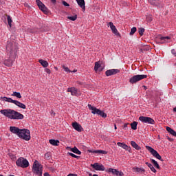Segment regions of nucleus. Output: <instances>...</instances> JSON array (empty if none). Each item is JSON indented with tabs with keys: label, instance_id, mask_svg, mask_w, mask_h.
I'll return each mask as SVG.
<instances>
[{
	"label": "nucleus",
	"instance_id": "12",
	"mask_svg": "<svg viewBox=\"0 0 176 176\" xmlns=\"http://www.w3.org/2000/svg\"><path fill=\"white\" fill-rule=\"evenodd\" d=\"M36 3L37 6L39 8V9L43 12L45 14H47L49 13V10H47V8L41 1V0H36Z\"/></svg>",
	"mask_w": 176,
	"mask_h": 176
},
{
	"label": "nucleus",
	"instance_id": "36",
	"mask_svg": "<svg viewBox=\"0 0 176 176\" xmlns=\"http://www.w3.org/2000/svg\"><path fill=\"white\" fill-rule=\"evenodd\" d=\"M138 124V122L134 121L133 122H132L131 124V127L132 129V130H137V126Z\"/></svg>",
	"mask_w": 176,
	"mask_h": 176
},
{
	"label": "nucleus",
	"instance_id": "17",
	"mask_svg": "<svg viewBox=\"0 0 176 176\" xmlns=\"http://www.w3.org/2000/svg\"><path fill=\"white\" fill-rule=\"evenodd\" d=\"M72 126L74 130L80 133L82 131V125L79 124L78 122H75L72 124Z\"/></svg>",
	"mask_w": 176,
	"mask_h": 176
},
{
	"label": "nucleus",
	"instance_id": "54",
	"mask_svg": "<svg viewBox=\"0 0 176 176\" xmlns=\"http://www.w3.org/2000/svg\"><path fill=\"white\" fill-rule=\"evenodd\" d=\"M92 176H98V175L94 174Z\"/></svg>",
	"mask_w": 176,
	"mask_h": 176
},
{
	"label": "nucleus",
	"instance_id": "35",
	"mask_svg": "<svg viewBox=\"0 0 176 176\" xmlns=\"http://www.w3.org/2000/svg\"><path fill=\"white\" fill-rule=\"evenodd\" d=\"M7 20L10 28H12V23H13V21L12 20V17H10V15H7Z\"/></svg>",
	"mask_w": 176,
	"mask_h": 176
},
{
	"label": "nucleus",
	"instance_id": "47",
	"mask_svg": "<svg viewBox=\"0 0 176 176\" xmlns=\"http://www.w3.org/2000/svg\"><path fill=\"white\" fill-rule=\"evenodd\" d=\"M171 52L173 54H176L175 50L173 49Z\"/></svg>",
	"mask_w": 176,
	"mask_h": 176
},
{
	"label": "nucleus",
	"instance_id": "8",
	"mask_svg": "<svg viewBox=\"0 0 176 176\" xmlns=\"http://www.w3.org/2000/svg\"><path fill=\"white\" fill-rule=\"evenodd\" d=\"M148 78L147 75L145 74H138L133 76L129 79V82L131 85H134V83H137V82H140V80H142V79H146Z\"/></svg>",
	"mask_w": 176,
	"mask_h": 176
},
{
	"label": "nucleus",
	"instance_id": "34",
	"mask_svg": "<svg viewBox=\"0 0 176 176\" xmlns=\"http://www.w3.org/2000/svg\"><path fill=\"white\" fill-rule=\"evenodd\" d=\"M68 20H71V21H75L76 19H78V15L74 14V16H67Z\"/></svg>",
	"mask_w": 176,
	"mask_h": 176
},
{
	"label": "nucleus",
	"instance_id": "21",
	"mask_svg": "<svg viewBox=\"0 0 176 176\" xmlns=\"http://www.w3.org/2000/svg\"><path fill=\"white\" fill-rule=\"evenodd\" d=\"M78 6L82 9L83 12L86 10V6H85V0H76Z\"/></svg>",
	"mask_w": 176,
	"mask_h": 176
},
{
	"label": "nucleus",
	"instance_id": "15",
	"mask_svg": "<svg viewBox=\"0 0 176 176\" xmlns=\"http://www.w3.org/2000/svg\"><path fill=\"white\" fill-rule=\"evenodd\" d=\"M91 166L94 170H96V171H105V167L102 164L100 165L98 163H95Z\"/></svg>",
	"mask_w": 176,
	"mask_h": 176
},
{
	"label": "nucleus",
	"instance_id": "14",
	"mask_svg": "<svg viewBox=\"0 0 176 176\" xmlns=\"http://www.w3.org/2000/svg\"><path fill=\"white\" fill-rule=\"evenodd\" d=\"M107 27H110L113 34H115L116 36H119L120 38V33L118 31V29H116V26L113 25V23L109 22L107 24Z\"/></svg>",
	"mask_w": 176,
	"mask_h": 176
},
{
	"label": "nucleus",
	"instance_id": "37",
	"mask_svg": "<svg viewBox=\"0 0 176 176\" xmlns=\"http://www.w3.org/2000/svg\"><path fill=\"white\" fill-rule=\"evenodd\" d=\"M133 170H135L137 173H145V169L138 167L133 168Z\"/></svg>",
	"mask_w": 176,
	"mask_h": 176
},
{
	"label": "nucleus",
	"instance_id": "6",
	"mask_svg": "<svg viewBox=\"0 0 176 176\" xmlns=\"http://www.w3.org/2000/svg\"><path fill=\"white\" fill-rule=\"evenodd\" d=\"M32 171L34 174H36V175L42 176V165L39 164L38 161H36L33 164Z\"/></svg>",
	"mask_w": 176,
	"mask_h": 176
},
{
	"label": "nucleus",
	"instance_id": "26",
	"mask_svg": "<svg viewBox=\"0 0 176 176\" xmlns=\"http://www.w3.org/2000/svg\"><path fill=\"white\" fill-rule=\"evenodd\" d=\"M89 152H91V153H102V155H107V153H108L107 151H105L104 150L89 151Z\"/></svg>",
	"mask_w": 176,
	"mask_h": 176
},
{
	"label": "nucleus",
	"instance_id": "45",
	"mask_svg": "<svg viewBox=\"0 0 176 176\" xmlns=\"http://www.w3.org/2000/svg\"><path fill=\"white\" fill-rule=\"evenodd\" d=\"M51 115H52V116H56V113L54 112V111L52 110Z\"/></svg>",
	"mask_w": 176,
	"mask_h": 176
},
{
	"label": "nucleus",
	"instance_id": "30",
	"mask_svg": "<svg viewBox=\"0 0 176 176\" xmlns=\"http://www.w3.org/2000/svg\"><path fill=\"white\" fill-rule=\"evenodd\" d=\"M145 164L148 166V167H149V168L151 170V171H153V173H156V169L155 168V167H153V165H152V164L149 162H146Z\"/></svg>",
	"mask_w": 176,
	"mask_h": 176
},
{
	"label": "nucleus",
	"instance_id": "51",
	"mask_svg": "<svg viewBox=\"0 0 176 176\" xmlns=\"http://www.w3.org/2000/svg\"><path fill=\"white\" fill-rule=\"evenodd\" d=\"M173 112H176V107L173 108Z\"/></svg>",
	"mask_w": 176,
	"mask_h": 176
},
{
	"label": "nucleus",
	"instance_id": "24",
	"mask_svg": "<svg viewBox=\"0 0 176 176\" xmlns=\"http://www.w3.org/2000/svg\"><path fill=\"white\" fill-rule=\"evenodd\" d=\"M102 71V68H101V65L100 64V62H96L95 63V67H94V71L97 72V71Z\"/></svg>",
	"mask_w": 176,
	"mask_h": 176
},
{
	"label": "nucleus",
	"instance_id": "1",
	"mask_svg": "<svg viewBox=\"0 0 176 176\" xmlns=\"http://www.w3.org/2000/svg\"><path fill=\"white\" fill-rule=\"evenodd\" d=\"M6 51L9 59L4 60V65H6V67H12V65H13V61H14L16 57H17V45L16 43L14 41L10 42L8 41Z\"/></svg>",
	"mask_w": 176,
	"mask_h": 176
},
{
	"label": "nucleus",
	"instance_id": "2",
	"mask_svg": "<svg viewBox=\"0 0 176 176\" xmlns=\"http://www.w3.org/2000/svg\"><path fill=\"white\" fill-rule=\"evenodd\" d=\"M0 113L3 115V116H6V118L14 120H23V119H24V116L21 114V113L16 111L12 109H2L0 111Z\"/></svg>",
	"mask_w": 176,
	"mask_h": 176
},
{
	"label": "nucleus",
	"instance_id": "56",
	"mask_svg": "<svg viewBox=\"0 0 176 176\" xmlns=\"http://www.w3.org/2000/svg\"><path fill=\"white\" fill-rule=\"evenodd\" d=\"M144 89H146V87H145V86H144Z\"/></svg>",
	"mask_w": 176,
	"mask_h": 176
},
{
	"label": "nucleus",
	"instance_id": "50",
	"mask_svg": "<svg viewBox=\"0 0 176 176\" xmlns=\"http://www.w3.org/2000/svg\"><path fill=\"white\" fill-rule=\"evenodd\" d=\"M114 129L116 130L118 128L116 127V124H114Z\"/></svg>",
	"mask_w": 176,
	"mask_h": 176
},
{
	"label": "nucleus",
	"instance_id": "46",
	"mask_svg": "<svg viewBox=\"0 0 176 176\" xmlns=\"http://www.w3.org/2000/svg\"><path fill=\"white\" fill-rule=\"evenodd\" d=\"M147 20H148V21H152V17H151V16H148L147 17Z\"/></svg>",
	"mask_w": 176,
	"mask_h": 176
},
{
	"label": "nucleus",
	"instance_id": "25",
	"mask_svg": "<svg viewBox=\"0 0 176 176\" xmlns=\"http://www.w3.org/2000/svg\"><path fill=\"white\" fill-rule=\"evenodd\" d=\"M49 142L50 144H51V145H53L54 146H58V144H60V141L54 139H51L49 140Z\"/></svg>",
	"mask_w": 176,
	"mask_h": 176
},
{
	"label": "nucleus",
	"instance_id": "13",
	"mask_svg": "<svg viewBox=\"0 0 176 176\" xmlns=\"http://www.w3.org/2000/svg\"><path fill=\"white\" fill-rule=\"evenodd\" d=\"M107 173H111V174H113V175H116V176H123L124 175V173H123V172L122 171H119L115 168H110L107 170H106Z\"/></svg>",
	"mask_w": 176,
	"mask_h": 176
},
{
	"label": "nucleus",
	"instance_id": "29",
	"mask_svg": "<svg viewBox=\"0 0 176 176\" xmlns=\"http://www.w3.org/2000/svg\"><path fill=\"white\" fill-rule=\"evenodd\" d=\"M151 163L153 164L154 167L157 168L158 170H160V166H159V164L157 162L153 159H151Z\"/></svg>",
	"mask_w": 176,
	"mask_h": 176
},
{
	"label": "nucleus",
	"instance_id": "44",
	"mask_svg": "<svg viewBox=\"0 0 176 176\" xmlns=\"http://www.w3.org/2000/svg\"><path fill=\"white\" fill-rule=\"evenodd\" d=\"M62 3H63V5L64 6H69V4L68 3H67V1H63L62 2Z\"/></svg>",
	"mask_w": 176,
	"mask_h": 176
},
{
	"label": "nucleus",
	"instance_id": "7",
	"mask_svg": "<svg viewBox=\"0 0 176 176\" xmlns=\"http://www.w3.org/2000/svg\"><path fill=\"white\" fill-rule=\"evenodd\" d=\"M16 166L18 167H22V168H27L30 166L28 160L24 157H19L16 162Z\"/></svg>",
	"mask_w": 176,
	"mask_h": 176
},
{
	"label": "nucleus",
	"instance_id": "32",
	"mask_svg": "<svg viewBox=\"0 0 176 176\" xmlns=\"http://www.w3.org/2000/svg\"><path fill=\"white\" fill-rule=\"evenodd\" d=\"M71 151L73 152V153H76V155H82V152H80V151H79V149H78L76 147L72 148Z\"/></svg>",
	"mask_w": 176,
	"mask_h": 176
},
{
	"label": "nucleus",
	"instance_id": "9",
	"mask_svg": "<svg viewBox=\"0 0 176 176\" xmlns=\"http://www.w3.org/2000/svg\"><path fill=\"white\" fill-rule=\"evenodd\" d=\"M146 148L147 149V151H148V152L151 153V155H153L154 157H156V159H158V160H161V162H163V160H162V156L160 155V154H159V153H157L156 150H154L153 148L149 146H146Z\"/></svg>",
	"mask_w": 176,
	"mask_h": 176
},
{
	"label": "nucleus",
	"instance_id": "40",
	"mask_svg": "<svg viewBox=\"0 0 176 176\" xmlns=\"http://www.w3.org/2000/svg\"><path fill=\"white\" fill-rule=\"evenodd\" d=\"M136 32H137V28L135 27L132 28L130 32V35H134V34H135Z\"/></svg>",
	"mask_w": 176,
	"mask_h": 176
},
{
	"label": "nucleus",
	"instance_id": "41",
	"mask_svg": "<svg viewBox=\"0 0 176 176\" xmlns=\"http://www.w3.org/2000/svg\"><path fill=\"white\" fill-rule=\"evenodd\" d=\"M69 156H72V157H75V159H79V156L72 153H68Z\"/></svg>",
	"mask_w": 176,
	"mask_h": 176
},
{
	"label": "nucleus",
	"instance_id": "16",
	"mask_svg": "<svg viewBox=\"0 0 176 176\" xmlns=\"http://www.w3.org/2000/svg\"><path fill=\"white\" fill-rule=\"evenodd\" d=\"M119 72H120V69H111L106 71L105 75L106 76H112V75H116V74H119Z\"/></svg>",
	"mask_w": 176,
	"mask_h": 176
},
{
	"label": "nucleus",
	"instance_id": "57",
	"mask_svg": "<svg viewBox=\"0 0 176 176\" xmlns=\"http://www.w3.org/2000/svg\"><path fill=\"white\" fill-rule=\"evenodd\" d=\"M144 89H146V87H145V86H144Z\"/></svg>",
	"mask_w": 176,
	"mask_h": 176
},
{
	"label": "nucleus",
	"instance_id": "20",
	"mask_svg": "<svg viewBox=\"0 0 176 176\" xmlns=\"http://www.w3.org/2000/svg\"><path fill=\"white\" fill-rule=\"evenodd\" d=\"M117 145L118 146H120V148H122L123 149H125V151H128V152L131 153V148L127 146V144L122 142H118Z\"/></svg>",
	"mask_w": 176,
	"mask_h": 176
},
{
	"label": "nucleus",
	"instance_id": "10",
	"mask_svg": "<svg viewBox=\"0 0 176 176\" xmlns=\"http://www.w3.org/2000/svg\"><path fill=\"white\" fill-rule=\"evenodd\" d=\"M139 120L142 122V123H146L147 124H155V122L152 118L140 116L139 117Z\"/></svg>",
	"mask_w": 176,
	"mask_h": 176
},
{
	"label": "nucleus",
	"instance_id": "33",
	"mask_svg": "<svg viewBox=\"0 0 176 176\" xmlns=\"http://www.w3.org/2000/svg\"><path fill=\"white\" fill-rule=\"evenodd\" d=\"M11 96L12 97H16V98H21V94H20V92H17V91H14Z\"/></svg>",
	"mask_w": 176,
	"mask_h": 176
},
{
	"label": "nucleus",
	"instance_id": "49",
	"mask_svg": "<svg viewBox=\"0 0 176 176\" xmlns=\"http://www.w3.org/2000/svg\"><path fill=\"white\" fill-rule=\"evenodd\" d=\"M51 2H52V3H56V0H51Z\"/></svg>",
	"mask_w": 176,
	"mask_h": 176
},
{
	"label": "nucleus",
	"instance_id": "38",
	"mask_svg": "<svg viewBox=\"0 0 176 176\" xmlns=\"http://www.w3.org/2000/svg\"><path fill=\"white\" fill-rule=\"evenodd\" d=\"M45 160H50V159H52V155L50 154V153H47L45 155Z\"/></svg>",
	"mask_w": 176,
	"mask_h": 176
},
{
	"label": "nucleus",
	"instance_id": "11",
	"mask_svg": "<svg viewBox=\"0 0 176 176\" xmlns=\"http://www.w3.org/2000/svg\"><path fill=\"white\" fill-rule=\"evenodd\" d=\"M67 93H71V95L75 97H79V96L81 94L80 91L76 89L75 87L68 88Z\"/></svg>",
	"mask_w": 176,
	"mask_h": 176
},
{
	"label": "nucleus",
	"instance_id": "39",
	"mask_svg": "<svg viewBox=\"0 0 176 176\" xmlns=\"http://www.w3.org/2000/svg\"><path fill=\"white\" fill-rule=\"evenodd\" d=\"M144 32H145V29L142 28L138 29V33L140 35V36H142V35H144Z\"/></svg>",
	"mask_w": 176,
	"mask_h": 176
},
{
	"label": "nucleus",
	"instance_id": "31",
	"mask_svg": "<svg viewBox=\"0 0 176 176\" xmlns=\"http://www.w3.org/2000/svg\"><path fill=\"white\" fill-rule=\"evenodd\" d=\"M149 49H151V47L148 45L143 46L140 49V52H141V53H144V52H148Z\"/></svg>",
	"mask_w": 176,
	"mask_h": 176
},
{
	"label": "nucleus",
	"instance_id": "19",
	"mask_svg": "<svg viewBox=\"0 0 176 176\" xmlns=\"http://www.w3.org/2000/svg\"><path fill=\"white\" fill-rule=\"evenodd\" d=\"M149 3L151 5H153V6H157V8H162V2H160L159 0H149Z\"/></svg>",
	"mask_w": 176,
	"mask_h": 176
},
{
	"label": "nucleus",
	"instance_id": "28",
	"mask_svg": "<svg viewBox=\"0 0 176 176\" xmlns=\"http://www.w3.org/2000/svg\"><path fill=\"white\" fill-rule=\"evenodd\" d=\"M166 131L168 133H170L173 137H176V132L174 131V129H171L170 126H166Z\"/></svg>",
	"mask_w": 176,
	"mask_h": 176
},
{
	"label": "nucleus",
	"instance_id": "42",
	"mask_svg": "<svg viewBox=\"0 0 176 176\" xmlns=\"http://www.w3.org/2000/svg\"><path fill=\"white\" fill-rule=\"evenodd\" d=\"M62 68H63L65 72H72L71 70H69V68H68L67 67L63 65Z\"/></svg>",
	"mask_w": 176,
	"mask_h": 176
},
{
	"label": "nucleus",
	"instance_id": "27",
	"mask_svg": "<svg viewBox=\"0 0 176 176\" xmlns=\"http://www.w3.org/2000/svg\"><path fill=\"white\" fill-rule=\"evenodd\" d=\"M131 146H133V148L136 149V151L141 150V147L138 144H137V143L134 141L131 142Z\"/></svg>",
	"mask_w": 176,
	"mask_h": 176
},
{
	"label": "nucleus",
	"instance_id": "22",
	"mask_svg": "<svg viewBox=\"0 0 176 176\" xmlns=\"http://www.w3.org/2000/svg\"><path fill=\"white\" fill-rule=\"evenodd\" d=\"M38 63L40 64H41V65H42V67H43V68H47V67H49V63H47V61H46L43 59L38 60Z\"/></svg>",
	"mask_w": 176,
	"mask_h": 176
},
{
	"label": "nucleus",
	"instance_id": "18",
	"mask_svg": "<svg viewBox=\"0 0 176 176\" xmlns=\"http://www.w3.org/2000/svg\"><path fill=\"white\" fill-rule=\"evenodd\" d=\"M21 131V129H20L16 126H10V131H11V133H12L13 134H16V135H18V137L20 134Z\"/></svg>",
	"mask_w": 176,
	"mask_h": 176
},
{
	"label": "nucleus",
	"instance_id": "23",
	"mask_svg": "<svg viewBox=\"0 0 176 176\" xmlns=\"http://www.w3.org/2000/svg\"><path fill=\"white\" fill-rule=\"evenodd\" d=\"M170 39H171V37L170 36H161L160 38V43L163 44V43H166V42H167V41H170Z\"/></svg>",
	"mask_w": 176,
	"mask_h": 176
},
{
	"label": "nucleus",
	"instance_id": "5",
	"mask_svg": "<svg viewBox=\"0 0 176 176\" xmlns=\"http://www.w3.org/2000/svg\"><path fill=\"white\" fill-rule=\"evenodd\" d=\"M88 108L90 111H91V113L93 115H98L99 116H101L102 118H107V113L104 111L96 109L95 107H92L91 104H88Z\"/></svg>",
	"mask_w": 176,
	"mask_h": 176
},
{
	"label": "nucleus",
	"instance_id": "53",
	"mask_svg": "<svg viewBox=\"0 0 176 176\" xmlns=\"http://www.w3.org/2000/svg\"><path fill=\"white\" fill-rule=\"evenodd\" d=\"M78 70H76V69H74V70H73V72H76Z\"/></svg>",
	"mask_w": 176,
	"mask_h": 176
},
{
	"label": "nucleus",
	"instance_id": "55",
	"mask_svg": "<svg viewBox=\"0 0 176 176\" xmlns=\"http://www.w3.org/2000/svg\"><path fill=\"white\" fill-rule=\"evenodd\" d=\"M89 176H91V173L89 174Z\"/></svg>",
	"mask_w": 176,
	"mask_h": 176
},
{
	"label": "nucleus",
	"instance_id": "43",
	"mask_svg": "<svg viewBox=\"0 0 176 176\" xmlns=\"http://www.w3.org/2000/svg\"><path fill=\"white\" fill-rule=\"evenodd\" d=\"M45 72H46L49 75H50V74H52V71L50 69H48V68H45Z\"/></svg>",
	"mask_w": 176,
	"mask_h": 176
},
{
	"label": "nucleus",
	"instance_id": "4",
	"mask_svg": "<svg viewBox=\"0 0 176 176\" xmlns=\"http://www.w3.org/2000/svg\"><path fill=\"white\" fill-rule=\"evenodd\" d=\"M19 137V138H22L23 140H25V141H30V140H31V133L28 129H21Z\"/></svg>",
	"mask_w": 176,
	"mask_h": 176
},
{
	"label": "nucleus",
	"instance_id": "48",
	"mask_svg": "<svg viewBox=\"0 0 176 176\" xmlns=\"http://www.w3.org/2000/svg\"><path fill=\"white\" fill-rule=\"evenodd\" d=\"M128 124H124V128L126 129V127H127V125H128Z\"/></svg>",
	"mask_w": 176,
	"mask_h": 176
},
{
	"label": "nucleus",
	"instance_id": "3",
	"mask_svg": "<svg viewBox=\"0 0 176 176\" xmlns=\"http://www.w3.org/2000/svg\"><path fill=\"white\" fill-rule=\"evenodd\" d=\"M1 99L3 100V101H6V102H11L12 104H14V105H16V107H19V108H21L22 109H25V108H27V106H25V104L21 103V102H19V100H14L12 99V98H8L6 96H4L1 97Z\"/></svg>",
	"mask_w": 176,
	"mask_h": 176
},
{
	"label": "nucleus",
	"instance_id": "52",
	"mask_svg": "<svg viewBox=\"0 0 176 176\" xmlns=\"http://www.w3.org/2000/svg\"><path fill=\"white\" fill-rule=\"evenodd\" d=\"M54 68H55V69H56V71L58 70V68H57V67H55Z\"/></svg>",
	"mask_w": 176,
	"mask_h": 176
}]
</instances>
